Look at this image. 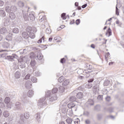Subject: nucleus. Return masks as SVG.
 Segmentation results:
<instances>
[{
    "label": "nucleus",
    "instance_id": "c85d7f7f",
    "mask_svg": "<svg viewBox=\"0 0 124 124\" xmlns=\"http://www.w3.org/2000/svg\"><path fill=\"white\" fill-rule=\"evenodd\" d=\"M63 81H64V77L62 76L58 78V82H59V83H62V82H63Z\"/></svg>",
    "mask_w": 124,
    "mask_h": 124
},
{
    "label": "nucleus",
    "instance_id": "4be33fe9",
    "mask_svg": "<svg viewBox=\"0 0 124 124\" xmlns=\"http://www.w3.org/2000/svg\"><path fill=\"white\" fill-rule=\"evenodd\" d=\"M5 12L3 11V10H0V16L1 17H5Z\"/></svg>",
    "mask_w": 124,
    "mask_h": 124
},
{
    "label": "nucleus",
    "instance_id": "680f3d73",
    "mask_svg": "<svg viewBox=\"0 0 124 124\" xmlns=\"http://www.w3.org/2000/svg\"><path fill=\"white\" fill-rule=\"evenodd\" d=\"M85 124H91V120L87 119L85 121Z\"/></svg>",
    "mask_w": 124,
    "mask_h": 124
},
{
    "label": "nucleus",
    "instance_id": "f3484780",
    "mask_svg": "<svg viewBox=\"0 0 124 124\" xmlns=\"http://www.w3.org/2000/svg\"><path fill=\"white\" fill-rule=\"evenodd\" d=\"M4 107H5L4 103L2 102V98L0 96V108H4Z\"/></svg>",
    "mask_w": 124,
    "mask_h": 124
},
{
    "label": "nucleus",
    "instance_id": "ddd939ff",
    "mask_svg": "<svg viewBox=\"0 0 124 124\" xmlns=\"http://www.w3.org/2000/svg\"><path fill=\"white\" fill-rule=\"evenodd\" d=\"M22 36L25 39H28V38H29V33L27 32H23L22 33Z\"/></svg>",
    "mask_w": 124,
    "mask_h": 124
},
{
    "label": "nucleus",
    "instance_id": "052dcab7",
    "mask_svg": "<svg viewBox=\"0 0 124 124\" xmlns=\"http://www.w3.org/2000/svg\"><path fill=\"white\" fill-rule=\"evenodd\" d=\"M81 21L79 19H77L76 21V25H79L80 24Z\"/></svg>",
    "mask_w": 124,
    "mask_h": 124
},
{
    "label": "nucleus",
    "instance_id": "13d9d810",
    "mask_svg": "<svg viewBox=\"0 0 124 124\" xmlns=\"http://www.w3.org/2000/svg\"><path fill=\"white\" fill-rule=\"evenodd\" d=\"M89 67L88 68V69L87 70H89V71H93V70H92V69L93 68V66H92V65L89 64Z\"/></svg>",
    "mask_w": 124,
    "mask_h": 124
},
{
    "label": "nucleus",
    "instance_id": "412c9836",
    "mask_svg": "<svg viewBox=\"0 0 124 124\" xmlns=\"http://www.w3.org/2000/svg\"><path fill=\"white\" fill-rule=\"evenodd\" d=\"M29 17L31 21H34L35 19V16H34V15L32 14H30L29 15Z\"/></svg>",
    "mask_w": 124,
    "mask_h": 124
},
{
    "label": "nucleus",
    "instance_id": "a19ab883",
    "mask_svg": "<svg viewBox=\"0 0 124 124\" xmlns=\"http://www.w3.org/2000/svg\"><path fill=\"white\" fill-rule=\"evenodd\" d=\"M42 41H43V42H44V37H42L40 40H39L38 41V43L39 44H40L42 43Z\"/></svg>",
    "mask_w": 124,
    "mask_h": 124
},
{
    "label": "nucleus",
    "instance_id": "603ef678",
    "mask_svg": "<svg viewBox=\"0 0 124 124\" xmlns=\"http://www.w3.org/2000/svg\"><path fill=\"white\" fill-rule=\"evenodd\" d=\"M22 100L24 103H27V102H28V99L27 97L24 98Z\"/></svg>",
    "mask_w": 124,
    "mask_h": 124
},
{
    "label": "nucleus",
    "instance_id": "79ce46f5",
    "mask_svg": "<svg viewBox=\"0 0 124 124\" xmlns=\"http://www.w3.org/2000/svg\"><path fill=\"white\" fill-rule=\"evenodd\" d=\"M21 68H25L26 67V63L23 62L20 64Z\"/></svg>",
    "mask_w": 124,
    "mask_h": 124
},
{
    "label": "nucleus",
    "instance_id": "09e8293b",
    "mask_svg": "<svg viewBox=\"0 0 124 124\" xmlns=\"http://www.w3.org/2000/svg\"><path fill=\"white\" fill-rule=\"evenodd\" d=\"M116 15L119 16V9L118 8V6H117V5L116 6Z\"/></svg>",
    "mask_w": 124,
    "mask_h": 124
},
{
    "label": "nucleus",
    "instance_id": "864d4df0",
    "mask_svg": "<svg viewBox=\"0 0 124 124\" xmlns=\"http://www.w3.org/2000/svg\"><path fill=\"white\" fill-rule=\"evenodd\" d=\"M30 77H31L30 74L27 75L25 78V80H29V79H30Z\"/></svg>",
    "mask_w": 124,
    "mask_h": 124
},
{
    "label": "nucleus",
    "instance_id": "dca6fc26",
    "mask_svg": "<svg viewBox=\"0 0 124 124\" xmlns=\"http://www.w3.org/2000/svg\"><path fill=\"white\" fill-rule=\"evenodd\" d=\"M83 96H84V95L83 94V93L82 92H78L77 94V98H78V99H81V98H83Z\"/></svg>",
    "mask_w": 124,
    "mask_h": 124
},
{
    "label": "nucleus",
    "instance_id": "c756f323",
    "mask_svg": "<svg viewBox=\"0 0 124 124\" xmlns=\"http://www.w3.org/2000/svg\"><path fill=\"white\" fill-rule=\"evenodd\" d=\"M58 93V89L57 88H53L52 92L51 93L52 94H56Z\"/></svg>",
    "mask_w": 124,
    "mask_h": 124
},
{
    "label": "nucleus",
    "instance_id": "a878e982",
    "mask_svg": "<svg viewBox=\"0 0 124 124\" xmlns=\"http://www.w3.org/2000/svg\"><path fill=\"white\" fill-rule=\"evenodd\" d=\"M69 101H76V97L74 96H71L69 98Z\"/></svg>",
    "mask_w": 124,
    "mask_h": 124
},
{
    "label": "nucleus",
    "instance_id": "bf43d9fd",
    "mask_svg": "<svg viewBox=\"0 0 124 124\" xmlns=\"http://www.w3.org/2000/svg\"><path fill=\"white\" fill-rule=\"evenodd\" d=\"M104 86H107L109 85V81H106L104 83Z\"/></svg>",
    "mask_w": 124,
    "mask_h": 124
},
{
    "label": "nucleus",
    "instance_id": "6e6552de",
    "mask_svg": "<svg viewBox=\"0 0 124 124\" xmlns=\"http://www.w3.org/2000/svg\"><path fill=\"white\" fill-rule=\"evenodd\" d=\"M25 86L26 89H31L32 86L31 82L30 80H27L25 83Z\"/></svg>",
    "mask_w": 124,
    "mask_h": 124
},
{
    "label": "nucleus",
    "instance_id": "4d7b16f0",
    "mask_svg": "<svg viewBox=\"0 0 124 124\" xmlns=\"http://www.w3.org/2000/svg\"><path fill=\"white\" fill-rule=\"evenodd\" d=\"M106 100L107 101H110L111 100V97L107 96L106 98Z\"/></svg>",
    "mask_w": 124,
    "mask_h": 124
},
{
    "label": "nucleus",
    "instance_id": "ea45409f",
    "mask_svg": "<svg viewBox=\"0 0 124 124\" xmlns=\"http://www.w3.org/2000/svg\"><path fill=\"white\" fill-rule=\"evenodd\" d=\"M46 32L47 34H50V33L51 32V29L49 28H47L46 30Z\"/></svg>",
    "mask_w": 124,
    "mask_h": 124
},
{
    "label": "nucleus",
    "instance_id": "a18cd8bd",
    "mask_svg": "<svg viewBox=\"0 0 124 124\" xmlns=\"http://www.w3.org/2000/svg\"><path fill=\"white\" fill-rule=\"evenodd\" d=\"M97 99L99 100V101H101V100L103 99V96L102 95H99L97 97Z\"/></svg>",
    "mask_w": 124,
    "mask_h": 124
},
{
    "label": "nucleus",
    "instance_id": "f704fd0d",
    "mask_svg": "<svg viewBox=\"0 0 124 124\" xmlns=\"http://www.w3.org/2000/svg\"><path fill=\"white\" fill-rule=\"evenodd\" d=\"M66 122L67 123H68V124H71L72 123V119L71 118H68L66 120Z\"/></svg>",
    "mask_w": 124,
    "mask_h": 124
},
{
    "label": "nucleus",
    "instance_id": "de8ad7c7",
    "mask_svg": "<svg viewBox=\"0 0 124 124\" xmlns=\"http://www.w3.org/2000/svg\"><path fill=\"white\" fill-rule=\"evenodd\" d=\"M18 5L20 7H23L24 6V3L22 1L18 2Z\"/></svg>",
    "mask_w": 124,
    "mask_h": 124
},
{
    "label": "nucleus",
    "instance_id": "393cba45",
    "mask_svg": "<svg viewBox=\"0 0 124 124\" xmlns=\"http://www.w3.org/2000/svg\"><path fill=\"white\" fill-rule=\"evenodd\" d=\"M4 48H9V43L4 42L3 45Z\"/></svg>",
    "mask_w": 124,
    "mask_h": 124
},
{
    "label": "nucleus",
    "instance_id": "37998d69",
    "mask_svg": "<svg viewBox=\"0 0 124 124\" xmlns=\"http://www.w3.org/2000/svg\"><path fill=\"white\" fill-rule=\"evenodd\" d=\"M83 115H84V116H86L87 117H89L90 116V112L88 111H85L83 113Z\"/></svg>",
    "mask_w": 124,
    "mask_h": 124
},
{
    "label": "nucleus",
    "instance_id": "774afa93",
    "mask_svg": "<svg viewBox=\"0 0 124 124\" xmlns=\"http://www.w3.org/2000/svg\"><path fill=\"white\" fill-rule=\"evenodd\" d=\"M88 5V4H84L81 7L82 8H86V7H87V6Z\"/></svg>",
    "mask_w": 124,
    "mask_h": 124
},
{
    "label": "nucleus",
    "instance_id": "5701e85b",
    "mask_svg": "<svg viewBox=\"0 0 124 124\" xmlns=\"http://www.w3.org/2000/svg\"><path fill=\"white\" fill-rule=\"evenodd\" d=\"M12 34H9L8 35H7L6 36V40H7L8 41H9L10 40H11V39L12 38Z\"/></svg>",
    "mask_w": 124,
    "mask_h": 124
},
{
    "label": "nucleus",
    "instance_id": "2eb2a0df",
    "mask_svg": "<svg viewBox=\"0 0 124 124\" xmlns=\"http://www.w3.org/2000/svg\"><path fill=\"white\" fill-rule=\"evenodd\" d=\"M9 17L11 20H14L16 18V16H15V14L13 12H11L9 14Z\"/></svg>",
    "mask_w": 124,
    "mask_h": 124
},
{
    "label": "nucleus",
    "instance_id": "338daca9",
    "mask_svg": "<svg viewBox=\"0 0 124 124\" xmlns=\"http://www.w3.org/2000/svg\"><path fill=\"white\" fill-rule=\"evenodd\" d=\"M35 74L37 76H40V73L38 71L35 72Z\"/></svg>",
    "mask_w": 124,
    "mask_h": 124
},
{
    "label": "nucleus",
    "instance_id": "e2e57ef3",
    "mask_svg": "<svg viewBox=\"0 0 124 124\" xmlns=\"http://www.w3.org/2000/svg\"><path fill=\"white\" fill-rule=\"evenodd\" d=\"M110 55V53L109 52H108L105 56V58L106 59V60H107V59H108V56H109Z\"/></svg>",
    "mask_w": 124,
    "mask_h": 124
},
{
    "label": "nucleus",
    "instance_id": "8fccbe9b",
    "mask_svg": "<svg viewBox=\"0 0 124 124\" xmlns=\"http://www.w3.org/2000/svg\"><path fill=\"white\" fill-rule=\"evenodd\" d=\"M74 124H80V120H79V119H77V120H76L74 122Z\"/></svg>",
    "mask_w": 124,
    "mask_h": 124
},
{
    "label": "nucleus",
    "instance_id": "e433bc0d",
    "mask_svg": "<svg viewBox=\"0 0 124 124\" xmlns=\"http://www.w3.org/2000/svg\"><path fill=\"white\" fill-rule=\"evenodd\" d=\"M5 10L6 12H11V8L9 7V6H6Z\"/></svg>",
    "mask_w": 124,
    "mask_h": 124
},
{
    "label": "nucleus",
    "instance_id": "1a4fd4ad",
    "mask_svg": "<svg viewBox=\"0 0 124 124\" xmlns=\"http://www.w3.org/2000/svg\"><path fill=\"white\" fill-rule=\"evenodd\" d=\"M34 118H35L36 121H37V122H38V123H39V122H40V121H41V116H40V113H37L34 116Z\"/></svg>",
    "mask_w": 124,
    "mask_h": 124
},
{
    "label": "nucleus",
    "instance_id": "f257e3e1",
    "mask_svg": "<svg viewBox=\"0 0 124 124\" xmlns=\"http://www.w3.org/2000/svg\"><path fill=\"white\" fill-rule=\"evenodd\" d=\"M46 96H47V100H46V104H51L54 101H56L58 99V96L56 94H52L51 91H48L46 93Z\"/></svg>",
    "mask_w": 124,
    "mask_h": 124
},
{
    "label": "nucleus",
    "instance_id": "bb28decb",
    "mask_svg": "<svg viewBox=\"0 0 124 124\" xmlns=\"http://www.w3.org/2000/svg\"><path fill=\"white\" fill-rule=\"evenodd\" d=\"M107 34H108V36H110V35H112V31L110 28H108V29L107 31L106 35H107Z\"/></svg>",
    "mask_w": 124,
    "mask_h": 124
},
{
    "label": "nucleus",
    "instance_id": "0eeeda50",
    "mask_svg": "<svg viewBox=\"0 0 124 124\" xmlns=\"http://www.w3.org/2000/svg\"><path fill=\"white\" fill-rule=\"evenodd\" d=\"M26 31L29 32V37H30V38H31L32 39L35 38V34H34V33L31 32V27H27Z\"/></svg>",
    "mask_w": 124,
    "mask_h": 124
},
{
    "label": "nucleus",
    "instance_id": "473e14b6",
    "mask_svg": "<svg viewBox=\"0 0 124 124\" xmlns=\"http://www.w3.org/2000/svg\"><path fill=\"white\" fill-rule=\"evenodd\" d=\"M19 31V30L18 28H15L13 30V32L14 33H18Z\"/></svg>",
    "mask_w": 124,
    "mask_h": 124
},
{
    "label": "nucleus",
    "instance_id": "72a5a7b5",
    "mask_svg": "<svg viewBox=\"0 0 124 124\" xmlns=\"http://www.w3.org/2000/svg\"><path fill=\"white\" fill-rule=\"evenodd\" d=\"M4 25L5 26H8V25H9V19L6 18V20H5V22H4Z\"/></svg>",
    "mask_w": 124,
    "mask_h": 124
},
{
    "label": "nucleus",
    "instance_id": "58836bf2",
    "mask_svg": "<svg viewBox=\"0 0 124 124\" xmlns=\"http://www.w3.org/2000/svg\"><path fill=\"white\" fill-rule=\"evenodd\" d=\"M40 19L39 20V22H43V21H44V20L46 19V16H43L41 18H40V16L39 17Z\"/></svg>",
    "mask_w": 124,
    "mask_h": 124
},
{
    "label": "nucleus",
    "instance_id": "f03ea898",
    "mask_svg": "<svg viewBox=\"0 0 124 124\" xmlns=\"http://www.w3.org/2000/svg\"><path fill=\"white\" fill-rule=\"evenodd\" d=\"M76 105L73 102L69 103L68 104V108L69 109H68L67 110V114L70 117H72V116H73V111L72 110V108L73 110H75V111L77 110V108H76Z\"/></svg>",
    "mask_w": 124,
    "mask_h": 124
},
{
    "label": "nucleus",
    "instance_id": "39448f33",
    "mask_svg": "<svg viewBox=\"0 0 124 124\" xmlns=\"http://www.w3.org/2000/svg\"><path fill=\"white\" fill-rule=\"evenodd\" d=\"M4 102L7 105V108H11L12 106H13V104L12 102H10V98L9 97H7L4 99Z\"/></svg>",
    "mask_w": 124,
    "mask_h": 124
},
{
    "label": "nucleus",
    "instance_id": "2f4dec72",
    "mask_svg": "<svg viewBox=\"0 0 124 124\" xmlns=\"http://www.w3.org/2000/svg\"><path fill=\"white\" fill-rule=\"evenodd\" d=\"M31 80L32 83H36L37 82V78H36L32 77L31 78Z\"/></svg>",
    "mask_w": 124,
    "mask_h": 124
},
{
    "label": "nucleus",
    "instance_id": "6e6d98bb",
    "mask_svg": "<svg viewBox=\"0 0 124 124\" xmlns=\"http://www.w3.org/2000/svg\"><path fill=\"white\" fill-rule=\"evenodd\" d=\"M113 110H114V108H109L108 109V112H109V113H112V112H113Z\"/></svg>",
    "mask_w": 124,
    "mask_h": 124
},
{
    "label": "nucleus",
    "instance_id": "7ed1b4c3",
    "mask_svg": "<svg viewBox=\"0 0 124 124\" xmlns=\"http://www.w3.org/2000/svg\"><path fill=\"white\" fill-rule=\"evenodd\" d=\"M30 117V112H25L23 114H21L20 115V121H19V124H24V119H26V120H28Z\"/></svg>",
    "mask_w": 124,
    "mask_h": 124
},
{
    "label": "nucleus",
    "instance_id": "5fc2aeb1",
    "mask_svg": "<svg viewBox=\"0 0 124 124\" xmlns=\"http://www.w3.org/2000/svg\"><path fill=\"white\" fill-rule=\"evenodd\" d=\"M60 62L61 63H64V62H65V59H64V58H62L61 59Z\"/></svg>",
    "mask_w": 124,
    "mask_h": 124
},
{
    "label": "nucleus",
    "instance_id": "4468645a",
    "mask_svg": "<svg viewBox=\"0 0 124 124\" xmlns=\"http://www.w3.org/2000/svg\"><path fill=\"white\" fill-rule=\"evenodd\" d=\"M23 18L25 20V21H29V15H28V13H25V12L23 11Z\"/></svg>",
    "mask_w": 124,
    "mask_h": 124
},
{
    "label": "nucleus",
    "instance_id": "9d476101",
    "mask_svg": "<svg viewBox=\"0 0 124 124\" xmlns=\"http://www.w3.org/2000/svg\"><path fill=\"white\" fill-rule=\"evenodd\" d=\"M93 72V71H89L88 70H84L83 71V73L86 76V78H89L90 77V73H92Z\"/></svg>",
    "mask_w": 124,
    "mask_h": 124
},
{
    "label": "nucleus",
    "instance_id": "f8f14e48",
    "mask_svg": "<svg viewBox=\"0 0 124 124\" xmlns=\"http://www.w3.org/2000/svg\"><path fill=\"white\" fill-rule=\"evenodd\" d=\"M7 32V30L6 28L3 27L0 29V33L1 34H5Z\"/></svg>",
    "mask_w": 124,
    "mask_h": 124
},
{
    "label": "nucleus",
    "instance_id": "4c0bfd02",
    "mask_svg": "<svg viewBox=\"0 0 124 124\" xmlns=\"http://www.w3.org/2000/svg\"><path fill=\"white\" fill-rule=\"evenodd\" d=\"M30 64L31 66H34L35 65V61L34 60H31Z\"/></svg>",
    "mask_w": 124,
    "mask_h": 124
},
{
    "label": "nucleus",
    "instance_id": "aec40b11",
    "mask_svg": "<svg viewBox=\"0 0 124 124\" xmlns=\"http://www.w3.org/2000/svg\"><path fill=\"white\" fill-rule=\"evenodd\" d=\"M27 95L29 97H31L33 95V91L31 90H29L27 93Z\"/></svg>",
    "mask_w": 124,
    "mask_h": 124
},
{
    "label": "nucleus",
    "instance_id": "a211bd4d",
    "mask_svg": "<svg viewBox=\"0 0 124 124\" xmlns=\"http://www.w3.org/2000/svg\"><path fill=\"white\" fill-rule=\"evenodd\" d=\"M93 93H95V94H96V93H98V88H97V86H94L93 87Z\"/></svg>",
    "mask_w": 124,
    "mask_h": 124
},
{
    "label": "nucleus",
    "instance_id": "20e7f679",
    "mask_svg": "<svg viewBox=\"0 0 124 124\" xmlns=\"http://www.w3.org/2000/svg\"><path fill=\"white\" fill-rule=\"evenodd\" d=\"M1 57L4 58L5 60H9L10 61H13L14 59H17L18 56L15 54H13L11 56H5V54H3L1 55Z\"/></svg>",
    "mask_w": 124,
    "mask_h": 124
},
{
    "label": "nucleus",
    "instance_id": "9b49d317",
    "mask_svg": "<svg viewBox=\"0 0 124 124\" xmlns=\"http://www.w3.org/2000/svg\"><path fill=\"white\" fill-rule=\"evenodd\" d=\"M15 108L17 110H21L22 106H21V103L17 102L16 103Z\"/></svg>",
    "mask_w": 124,
    "mask_h": 124
},
{
    "label": "nucleus",
    "instance_id": "423d86ee",
    "mask_svg": "<svg viewBox=\"0 0 124 124\" xmlns=\"http://www.w3.org/2000/svg\"><path fill=\"white\" fill-rule=\"evenodd\" d=\"M45 100H46V98L45 97L42 98L39 100L38 106H39L40 108H42V107H43V106H44L45 104L48 105L46 103V101Z\"/></svg>",
    "mask_w": 124,
    "mask_h": 124
},
{
    "label": "nucleus",
    "instance_id": "7c9ffc66",
    "mask_svg": "<svg viewBox=\"0 0 124 124\" xmlns=\"http://www.w3.org/2000/svg\"><path fill=\"white\" fill-rule=\"evenodd\" d=\"M3 115L5 118H8V117H9V113H8V111L3 112Z\"/></svg>",
    "mask_w": 124,
    "mask_h": 124
},
{
    "label": "nucleus",
    "instance_id": "c03bdc74",
    "mask_svg": "<svg viewBox=\"0 0 124 124\" xmlns=\"http://www.w3.org/2000/svg\"><path fill=\"white\" fill-rule=\"evenodd\" d=\"M66 14L64 13H62V15H61V17L62 18V19H63V20H66V17H65V15Z\"/></svg>",
    "mask_w": 124,
    "mask_h": 124
},
{
    "label": "nucleus",
    "instance_id": "cd10ccee",
    "mask_svg": "<svg viewBox=\"0 0 124 124\" xmlns=\"http://www.w3.org/2000/svg\"><path fill=\"white\" fill-rule=\"evenodd\" d=\"M20 72H16L15 74V77H16V79H19V78H20Z\"/></svg>",
    "mask_w": 124,
    "mask_h": 124
},
{
    "label": "nucleus",
    "instance_id": "69168bd1",
    "mask_svg": "<svg viewBox=\"0 0 124 124\" xmlns=\"http://www.w3.org/2000/svg\"><path fill=\"white\" fill-rule=\"evenodd\" d=\"M3 4H4L3 1L0 0V6H3Z\"/></svg>",
    "mask_w": 124,
    "mask_h": 124
},
{
    "label": "nucleus",
    "instance_id": "b1692460",
    "mask_svg": "<svg viewBox=\"0 0 124 124\" xmlns=\"http://www.w3.org/2000/svg\"><path fill=\"white\" fill-rule=\"evenodd\" d=\"M17 10V7L16 6L13 5L11 7V11H13V12H16Z\"/></svg>",
    "mask_w": 124,
    "mask_h": 124
},
{
    "label": "nucleus",
    "instance_id": "3c124183",
    "mask_svg": "<svg viewBox=\"0 0 124 124\" xmlns=\"http://www.w3.org/2000/svg\"><path fill=\"white\" fill-rule=\"evenodd\" d=\"M78 74H82V73H84V71L82 69H80L78 71Z\"/></svg>",
    "mask_w": 124,
    "mask_h": 124
},
{
    "label": "nucleus",
    "instance_id": "c9c22d12",
    "mask_svg": "<svg viewBox=\"0 0 124 124\" xmlns=\"http://www.w3.org/2000/svg\"><path fill=\"white\" fill-rule=\"evenodd\" d=\"M37 59H38L39 61H41V60L43 59V56L42 54H38L37 56Z\"/></svg>",
    "mask_w": 124,
    "mask_h": 124
},
{
    "label": "nucleus",
    "instance_id": "6ab92c4d",
    "mask_svg": "<svg viewBox=\"0 0 124 124\" xmlns=\"http://www.w3.org/2000/svg\"><path fill=\"white\" fill-rule=\"evenodd\" d=\"M69 84V80L68 79H65L63 80V82L62 83V85L64 87H65V86H67Z\"/></svg>",
    "mask_w": 124,
    "mask_h": 124
},
{
    "label": "nucleus",
    "instance_id": "0e129e2a",
    "mask_svg": "<svg viewBox=\"0 0 124 124\" xmlns=\"http://www.w3.org/2000/svg\"><path fill=\"white\" fill-rule=\"evenodd\" d=\"M93 78H91L89 80H88V83H93Z\"/></svg>",
    "mask_w": 124,
    "mask_h": 124
},
{
    "label": "nucleus",
    "instance_id": "49530a36",
    "mask_svg": "<svg viewBox=\"0 0 124 124\" xmlns=\"http://www.w3.org/2000/svg\"><path fill=\"white\" fill-rule=\"evenodd\" d=\"M59 90L60 93H63L64 92V88L63 87L60 86Z\"/></svg>",
    "mask_w": 124,
    "mask_h": 124
}]
</instances>
